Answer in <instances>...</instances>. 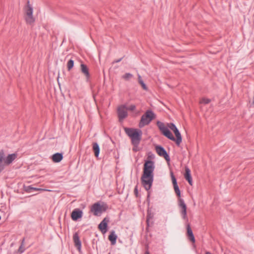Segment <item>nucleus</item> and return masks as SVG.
Returning a JSON list of instances; mask_svg holds the SVG:
<instances>
[{
    "label": "nucleus",
    "instance_id": "1",
    "mask_svg": "<svg viewBox=\"0 0 254 254\" xmlns=\"http://www.w3.org/2000/svg\"><path fill=\"white\" fill-rule=\"evenodd\" d=\"M154 163L151 160H146L143 165V173L141 177L142 186L146 190L151 188L154 180Z\"/></svg>",
    "mask_w": 254,
    "mask_h": 254
},
{
    "label": "nucleus",
    "instance_id": "2",
    "mask_svg": "<svg viewBox=\"0 0 254 254\" xmlns=\"http://www.w3.org/2000/svg\"><path fill=\"white\" fill-rule=\"evenodd\" d=\"M156 124L161 133L169 139L175 141L178 146L180 145L182 141V138L181 134L178 128L173 131L176 136V138H175L170 131V130L165 126V125L163 123L160 121H157Z\"/></svg>",
    "mask_w": 254,
    "mask_h": 254
},
{
    "label": "nucleus",
    "instance_id": "3",
    "mask_svg": "<svg viewBox=\"0 0 254 254\" xmlns=\"http://www.w3.org/2000/svg\"><path fill=\"white\" fill-rule=\"evenodd\" d=\"M171 177L172 181V183L173 185L174 190L175 193H176L177 196L179 197L178 199V205L181 208V214L182 216V218L184 220H187V205L185 204L184 200L180 198L181 197V192L179 188V186L177 184V180L173 173V172H170Z\"/></svg>",
    "mask_w": 254,
    "mask_h": 254
},
{
    "label": "nucleus",
    "instance_id": "4",
    "mask_svg": "<svg viewBox=\"0 0 254 254\" xmlns=\"http://www.w3.org/2000/svg\"><path fill=\"white\" fill-rule=\"evenodd\" d=\"M125 130L127 135L131 138L132 144L134 146H137L141 139V130L131 128H125Z\"/></svg>",
    "mask_w": 254,
    "mask_h": 254
},
{
    "label": "nucleus",
    "instance_id": "5",
    "mask_svg": "<svg viewBox=\"0 0 254 254\" xmlns=\"http://www.w3.org/2000/svg\"><path fill=\"white\" fill-rule=\"evenodd\" d=\"M156 115L151 110H147L144 114L141 117L139 123V127H143L146 125H148L154 119Z\"/></svg>",
    "mask_w": 254,
    "mask_h": 254
},
{
    "label": "nucleus",
    "instance_id": "6",
    "mask_svg": "<svg viewBox=\"0 0 254 254\" xmlns=\"http://www.w3.org/2000/svg\"><path fill=\"white\" fill-rule=\"evenodd\" d=\"M117 113L119 121L121 122L127 116V107L125 105L119 106L117 109Z\"/></svg>",
    "mask_w": 254,
    "mask_h": 254
},
{
    "label": "nucleus",
    "instance_id": "7",
    "mask_svg": "<svg viewBox=\"0 0 254 254\" xmlns=\"http://www.w3.org/2000/svg\"><path fill=\"white\" fill-rule=\"evenodd\" d=\"M26 13L27 17L26 18L27 23L31 24L34 21V19L33 17V8L29 3V1L27 2V8L26 9Z\"/></svg>",
    "mask_w": 254,
    "mask_h": 254
},
{
    "label": "nucleus",
    "instance_id": "8",
    "mask_svg": "<svg viewBox=\"0 0 254 254\" xmlns=\"http://www.w3.org/2000/svg\"><path fill=\"white\" fill-rule=\"evenodd\" d=\"M157 153L161 157H164L167 162L170 161L169 155L166 150L161 146L157 145L155 147Z\"/></svg>",
    "mask_w": 254,
    "mask_h": 254
},
{
    "label": "nucleus",
    "instance_id": "9",
    "mask_svg": "<svg viewBox=\"0 0 254 254\" xmlns=\"http://www.w3.org/2000/svg\"><path fill=\"white\" fill-rule=\"evenodd\" d=\"M90 211L94 215L98 216L102 212V206L99 202H96L91 206Z\"/></svg>",
    "mask_w": 254,
    "mask_h": 254
},
{
    "label": "nucleus",
    "instance_id": "10",
    "mask_svg": "<svg viewBox=\"0 0 254 254\" xmlns=\"http://www.w3.org/2000/svg\"><path fill=\"white\" fill-rule=\"evenodd\" d=\"M109 222V219L105 217L99 224L98 228L103 234H105L107 231L108 223Z\"/></svg>",
    "mask_w": 254,
    "mask_h": 254
},
{
    "label": "nucleus",
    "instance_id": "11",
    "mask_svg": "<svg viewBox=\"0 0 254 254\" xmlns=\"http://www.w3.org/2000/svg\"><path fill=\"white\" fill-rule=\"evenodd\" d=\"M82 210L79 208H76L72 211L71 214V217L72 220L76 221L82 217Z\"/></svg>",
    "mask_w": 254,
    "mask_h": 254
},
{
    "label": "nucleus",
    "instance_id": "12",
    "mask_svg": "<svg viewBox=\"0 0 254 254\" xmlns=\"http://www.w3.org/2000/svg\"><path fill=\"white\" fill-rule=\"evenodd\" d=\"M80 69L81 72L85 76L86 82H89L90 80V74L87 66L82 63L80 64Z\"/></svg>",
    "mask_w": 254,
    "mask_h": 254
},
{
    "label": "nucleus",
    "instance_id": "13",
    "mask_svg": "<svg viewBox=\"0 0 254 254\" xmlns=\"http://www.w3.org/2000/svg\"><path fill=\"white\" fill-rule=\"evenodd\" d=\"M73 241L75 247L80 251L81 248V242L80 240L78 232H75L73 235Z\"/></svg>",
    "mask_w": 254,
    "mask_h": 254
},
{
    "label": "nucleus",
    "instance_id": "14",
    "mask_svg": "<svg viewBox=\"0 0 254 254\" xmlns=\"http://www.w3.org/2000/svg\"><path fill=\"white\" fill-rule=\"evenodd\" d=\"M17 157V153H12L10 154H8L5 158L4 160V164L5 166L10 165Z\"/></svg>",
    "mask_w": 254,
    "mask_h": 254
},
{
    "label": "nucleus",
    "instance_id": "15",
    "mask_svg": "<svg viewBox=\"0 0 254 254\" xmlns=\"http://www.w3.org/2000/svg\"><path fill=\"white\" fill-rule=\"evenodd\" d=\"M5 154L4 150H0V173L3 171L5 167L4 160Z\"/></svg>",
    "mask_w": 254,
    "mask_h": 254
},
{
    "label": "nucleus",
    "instance_id": "16",
    "mask_svg": "<svg viewBox=\"0 0 254 254\" xmlns=\"http://www.w3.org/2000/svg\"><path fill=\"white\" fill-rule=\"evenodd\" d=\"M184 177L185 179L188 181L189 184L191 186L192 185V180L191 176L190 170L188 167H185V173L184 174Z\"/></svg>",
    "mask_w": 254,
    "mask_h": 254
},
{
    "label": "nucleus",
    "instance_id": "17",
    "mask_svg": "<svg viewBox=\"0 0 254 254\" xmlns=\"http://www.w3.org/2000/svg\"><path fill=\"white\" fill-rule=\"evenodd\" d=\"M187 235L189 239V240L192 243L195 242V238L193 235L192 231L190 228V225L188 224L187 225Z\"/></svg>",
    "mask_w": 254,
    "mask_h": 254
},
{
    "label": "nucleus",
    "instance_id": "18",
    "mask_svg": "<svg viewBox=\"0 0 254 254\" xmlns=\"http://www.w3.org/2000/svg\"><path fill=\"white\" fill-rule=\"evenodd\" d=\"M63 159V155L62 153H56L54 154L52 156V159L55 163H59Z\"/></svg>",
    "mask_w": 254,
    "mask_h": 254
},
{
    "label": "nucleus",
    "instance_id": "19",
    "mask_svg": "<svg viewBox=\"0 0 254 254\" xmlns=\"http://www.w3.org/2000/svg\"><path fill=\"white\" fill-rule=\"evenodd\" d=\"M109 241L111 242L112 245H114L116 243L117 236L115 234L114 231H112L108 237Z\"/></svg>",
    "mask_w": 254,
    "mask_h": 254
},
{
    "label": "nucleus",
    "instance_id": "20",
    "mask_svg": "<svg viewBox=\"0 0 254 254\" xmlns=\"http://www.w3.org/2000/svg\"><path fill=\"white\" fill-rule=\"evenodd\" d=\"M93 150L96 157H98L100 153V147L97 142H93L92 144Z\"/></svg>",
    "mask_w": 254,
    "mask_h": 254
},
{
    "label": "nucleus",
    "instance_id": "21",
    "mask_svg": "<svg viewBox=\"0 0 254 254\" xmlns=\"http://www.w3.org/2000/svg\"><path fill=\"white\" fill-rule=\"evenodd\" d=\"M74 66V61L72 59L69 60L67 63V68L68 71H70Z\"/></svg>",
    "mask_w": 254,
    "mask_h": 254
},
{
    "label": "nucleus",
    "instance_id": "22",
    "mask_svg": "<svg viewBox=\"0 0 254 254\" xmlns=\"http://www.w3.org/2000/svg\"><path fill=\"white\" fill-rule=\"evenodd\" d=\"M133 77V75L130 73H126L122 76V78L125 80H129L130 78Z\"/></svg>",
    "mask_w": 254,
    "mask_h": 254
},
{
    "label": "nucleus",
    "instance_id": "23",
    "mask_svg": "<svg viewBox=\"0 0 254 254\" xmlns=\"http://www.w3.org/2000/svg\"><path fill=\"white\" fill-rule=\"evenodd\" d=\"M31 190H45V189H40V188H34L31 186H29L27 188V191H30Z\"/></svg>",
    "mask_w": 254,
    "mask_h": 254
},
{
    "label": "nucleus",
    "instance_id": "24",
    "mask_svg": "<svg viewBox=\"0 0 254 254\" xmlns=\"http://www.w3.org/2000/svg\"><path fill=\"white\" fill-rule=\"evenodd\" d=\"M168 126L172 131H174L177 128L175 125L173 123L168 124Z\"/></svg>",
    "mask_w": 254,
    "mask_h": 254
},
{
    "label": "nucleus",
    "instance_id": "25",
    "mask_svg": "<svg viewBox=\"0 0 254 254\" xmlns=\"http://www.w3.org/2000/svg\"><path fill=\"white\" fill-rule=\"evenodd\" d=\"M24 245H20V246L18 250V252L19 253L22 254L25 251V249L24 248Z\"/></svg>",
    "mask_w": 254,
    "mask_h": 254
},
{
    "label": "nucleus",
    "instance_id": "26",
    "mask_svg": "<svg viewBox=\"0 0 254 254\" xmlns=\"http://www.w3.org/2000/svg\"><path fill=\"white\" fill-rule=\"evenodd\" d=\"M210 102V100L207 98H202L200 101L201 103L204 104H207L209 103Z\"/></svg>",
    "mask_w": 254,
    "mask_h": 254
},
{
    "label": "nucleus",
    "instance_id": "27",
    "mask_svg": "<svg viewBox=\"0 0 254 254\" xmlns=\"http://www.w3.org/2000/svg\"><path fill=\"white\" fill-rule=\"evenodd\" d=\"M136 108V106L134 105H131L128 108L127 107V110L133 111Z\"/></svg>",
    "mask_w": 254,
    "mask_h": 254
},
{
    "label": "nucleus",
    "instance_id": "28",
    "mask_svg": "<svg viewBox=\"0 0 254 254\" xmlns=\"http://www.w3.org/2000/svg\"><path fill=\"white\" fill-rule=\"evenodd\" d=\"M134 193L136 197H138V187L136 185L134 189Z\"/></svg>",
    "mask_w": 254,
    "mask_h": 254
},
{
    "label": "nucleus",
    "instance_id": "29",
    "mask_svg": "<svg viewBox=\"0 0 254 254\" xmlns=\"http://www.w3.org/2000/svg\"><path fill=\"white\" fill-rule=\"evenodd\" d=\"M139 84L141 85L142 88L144 90H147V87L146 84L144 83L143 81H140Z\"/></svg>",
    "mask_w": 254,
    "mask_h": 254
},
{
    "label": "nucleus",
    "instance_id": "30",
    "mask_svg": "<svg viewBox=\"0 0 254 254\" xmlns=\"http://www.w3.org/2000/svg\"><path fill=\"white\" fill-rule=\"evenodd\" d=\"M123 58H121L119 59H118V60H115L113 62V64H114V63H119L120 62H121L122 59H123Z\"/></svg>",
    "mask_w": 254,
    "mask_h": 254
},
{
    "label": "nucleus",
    "instance_id": "31",
    "mask_svg": "<svg viewBox=\"0 0 254 254\" xmlns=\"http://www.w3.org/2000/svg\"><path fill=\"white\" fill-rule=\"evenodd\" d=\"M138 82L139 83H140V81H143L142 80V79H141V76L139 74L138 75Z\"/></svg>",
    "mask_w": 254,
    "mask_h": 254
},
{
    "label": "nucleus",
    "instance_id": "32",
    "mask_svg": "<svg viewBox=\"0 0 254 254\" xmlns=\"http://www.w3.org/2000/svg\"><path fill=\"white\" fill-rule=\"evenodd\" d=\"M24 242H25V238H23V239L21 241V245H24Z\"/></svg>",
    "mask_w": 254,
    "mask_h": 254
},
{
    "label": "nucleus",
    "instance_id": "33",
    "mask_svg": "<svg viewBox=\"0 0 254 254\" xmlns=\"http://www.w3.org/2000/svg\"><path fill=\"white\" fill-rule=\"evenodd\" d=\"M205 254H212L210 252H206L205 253Z\"/></svg>",
    "mask_w": 254,
    "mask_h": 254
},
{
    "label": "nucleus",
    "instance_id": "34",
    "mask_svg": "<svg viewBox=\"0 0 254 254\" xmlns=\"http://www.w3.org/2000/svg\"><path fill=\"white\" fill-rule=\"evenodd\" d=\"M145 254H150L149 252L147 251L145 252Z\"/></svg>",
    "mask_w": 254,
    "mask_h": 254
},
{
    "label": "nucleus",
    "instance_id": "35",
    "mask_svg": "<svg viewBox=\"0 0 254 254\" xmlns=\"http://www.w3.org/2000/svg\"><path fill=\"white\" fill-rule=\"evenodd\" d=\"M1 219V216H0V220Z\"/></svg>",
    "mask_w": 254,
    "mask_h": 254
}]
</instances>
